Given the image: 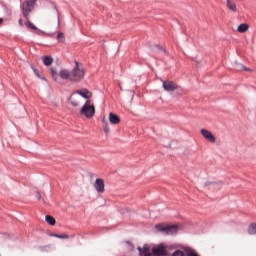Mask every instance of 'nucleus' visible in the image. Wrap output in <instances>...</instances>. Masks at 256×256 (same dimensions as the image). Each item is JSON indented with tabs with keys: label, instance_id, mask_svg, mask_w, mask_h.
<instances>
[{
	"label": "nucleus",
	"instance_id": "17",
	"mask_svg": "<svg viewBox=\"0 0 256 256\" xmlns=\"http://www.w3.org/2000/svg\"><path fill=\"white\" fill-rule=\"evenodd\" d=\"M249 235H256V223H252L248 227Z\"/></svg>",
	"mask_w": 256,
	"mask_h": 256
},
{
	"label": "nucleus",
	"instance_id": "9",
	"mask_svg": "<svg viewBox=\"0 0 256 256\" xmlns=\"http://www.w3.org/2000/svg\"><path fill=\"white\" fill-rule=\"evenodd\" d=\"M94 187L98 193H105V181H103V179H96Z\"/></svg>",
	"mask_w": 256,
	"mask_h": 256
},
{
	"label": "nucleus",
	"instance_id": "27",
	"mask_svg": "<svg viewBox=\"0 0 256 256\" xmlns=\"http://www.w3.org/2000/svg\"><path fill=\"white\" fill-rule=\"evenodd\" d=\"M0 25H3V18H0Z\"/></svg>",
	"mask_w": 256,
	"mask_h": 256
},
{
	"label": "nucleus",
	"instance_id": "8",
	"mask_svg": "<svg viewBox=\"0 0 256 256\" xmlns=\"http://www.w3.org/2000/svg\"><path fill=\"white\" fill-rule=\"evenodd\" d=\"M162 87L168 92L177 91V89H179V86H177V84L171 80L163 81Z\"/></svg>",
	"mask_w": 256,
	"mask_h": 256
},
{
	"label": "nucleus",
	"instance_id": "22",
	"mask_svg": "<svg viewBox=\"0 0 256 256\" xmlns=\"http://www.w3.org/2000/svg\"><path fill=\"white\" fill-rule=\"evenodd\" d=\"M105 133H109V124H104Z\"/></svg>",
	"mask_w": 256,
	"mask_h": 256
},
{
	"label": "nucleus",
	"instance_id": "19",
	"mask_svg": "<svg viewBox=\"0 0 256 256\" xmlns=\"http://www.w3.org/2000/svg\"><path fill=\"white\" fill-rule=\"evenodd\" d=\"M50 73H51L54 81H59V75H57V71H55V69L51 68Z\"/></svg>",
	"mask_w": 256,
	"mask_h": 256
},
{
	"label": "nucleus",
	"instance_id": "18",
	"mask_svg": "<svg viewBox=\"0 0 256 256\" xmlns=\"http://www.w3.org/2000/svg\"><path fill=\"white\" fill-rule=\"evenodd\" d=\"M57 41L59 43H65V34L63 32H59L57 35Z\"/></svg>",
	"mask_w": 256,
	"mask_h": 256
},
{
	"label": "nucleus",
	"instance_id": "23",
	"mask_svg": "<svg viewBox=\"0 0 256 256\" xmlns=\"http://www.w3.org/2000/svg\"><path fill=\"white\" fill-rule=\"evenodd\" d=\"M32 69H33L35 75L38 76V77H40V76H39V70H37V68H35V67H32Z\"/></svg>",
	"mask_w": 256,
	"mask_h": 256
},
{
	"label": "nucleus",
	"instance_id": "14",
	"mask_svg": "<svg viewBox=\"0 0 256 256\" xmlns=\"http://www.w3.org/2000/svg\"><path fill=\"white\" fill-rule=\"evenodd\" d=\"M234 69L236 71H249V68L245 67L243 64L241 63H235L234 64Z\"/></svg>",
	"mask_w": 256,
	"mask_h": 256
},
{
	"label": "nucleus",
	"instance_id": "20",
	"mask_svg": "<svg viewBox=\"0 0 256 256\" xmlns=\"http://www.w3.org/2000/svg\"><path fill=\"white\" fill-rule=\"evenodd\" d=\"M26 27H28L29 29H33V31H37L36 26L33 25V23L31 22H26Z\"/></svg>",
	"mask_w": 256,
	"mask_h": 256
},
{
	"label": "nucleus",
	"instance_id": "3",
	"mask_svg": "<svg viewBox=\"0 0 256 256\" xmlns=\"http://www.w3.org/2000/svg\"><path fill=\"white\" fill-rule=\"evenodd\" d=\"M85 77V69L79 66V62H76V66L71 71L72 83H79Z\"/></svg>",
	"mask_w": 256,
	"mask_h": 256
},
{
	"label": "nucleus",
	"instance_id": "1",
	"mask_svg": "<svg viewBox=\"0 0 256 256\" xmlns=\"http://www.w3.org/2000/svg\"><path fill=\"white\" fill-rule=\"evenodd\" d=\"M81 97L84 99H91V97H93V93L85 88L77 90L76 93H73L69 98L71 106L79 107V105H81Z\"/></svg>",
	"mask_w": 256,
	"mask_h": 256
},
{
	"label": "nucleus",
	"instance_id": "7",
	"mask_svg": "<svg viewBox=\"0 0 256 256\" xmlns=\"http://www.w3.org/2000/svg\"><path fill=\"white\" fill-rule=\"evenodd\" d=\"M155 227L158 229V231H164L167 233V235H173L177 231V226L175 225L165 226L163 224H157Z\"/></svg>",
	"mask_w": 256,
	"mask_h": 256
},
{
	"label": "nucleus",
	"instance_id": "6",
	"mask_svg": "<svg viewBox=\"0 0 256 256\" xmlns=\"http://www.w3.org/2000/svg\"><path fill=\"white\" fill-rule=\"evenodd\" d=\"M200 133L202 135V137L208 141L209 143H217V138L215 137V135H213V133L205 128H202L200 130Z\"/></svg>",
	"mask_w": 256,
	"mask_h": 256
},
{
	"label": "nucleus",
	"instance_id": "4",
	"mask_svg": "<svg viewBox=\"0 0 256 256\" xmlns=\"http://www.w3.org/2000/svg\"><path fill=\"white\" fill-rule=\"evenodd\" d=\"M80 115H84L86 119H92L95 117V106L91 104V100H87L80 109Z\"/></svg>",
	"mask_w": 256,
	"mask_h": 256
},
{
	"label": "nucleus",
	"instance_id": "12",
	"mask_svg": "<svg viewBox=\"0 0 256 256\" xmlns=\"http://www.w3.org/2000/svg\"><path fill=\"white\" fill-rule=\"evenodd\" d=\"M59 77L64 79V80L68 79V81H71V72L67 69H62L59 72Z\"/></svg>",
	"mask_w": 256,
	"mask_h": 256
},
{
	"label": "nucleus",
	"instance_id": "10",
	"mask_svg": "<svg viewBox=\"0 0 256 256\" xmlns=\"http://www.w3.org/2000/svg\"><path fill=\"white\" fill-rule=\"evenodd\" d=\"M226 7L232 13H237V4L235 0H226Z\"/></svg>",
	"mask_w": 256,
	"mask_h": 256
},
{
	"label": "nucleus",
	"instance_id": "2",
	"mask_svg": "<svg viewBox=\"0 0 256 256\" xmlns=\"http://www.w3.org/2000/svg\"><path fill=\"white\" fill-rule=\"evenodd\" d=\"M138 250L140 251V255H143V253H145L144 256H165V255H167V249L163 245L154 247L152 249L151 253H147L146 247L138 248Z\"/></svg>",
	"mask_w": 256,
	"mask_h": 256
},
{
	"label": "nucleus",
	"instance_id": "16",
	"mask_svg": "<svg viewBox=\"0 0 256 256\" xmlns=\"http://www.w3.org/2000/svg\"><path fill=\"white\" fill-rule=\"evenodd\" d=\"M42 61H43L44 65H46L47 67H49V65H53V58H51L49 56H44L42 58Z\"/></svg>",
	"mask_w": 256,
	"mask_h": 256
},
{
	"label": "nucleus",
	"instance_id": "15",
	"mask_svg": "<svg viewBox=\"0 0 256 256\" xmlns=\"http://www.w3.org/2000/svg\"><path fill=\"white\" fill-rule=\"evenodd\" d=\"M45 221L47 222L48 225H55L57 223V221L55 220V218L51 215H46L45 216Z\"/></svg>",
	"mask_w": 256,
	"mask_h": 256
},
{
	"label": "nucleus",
	"instance_id": "24",
	"mask_svg": "<svg viewBox=\"0 0 256 256\" xmlns=\"http://www.w3.org/2000/svg\"><path fill=\"white\" fill-rule=\"evenodd\" d=\"M36 198L38 199V201H41V192L36 193Z\"/></svg>",
	"mask_w": 256,
	"mask_h": 256
},
{
	"label": "nucleus",
	"instance_id": "21",
	"mask_svg": "<svg viewBox=\"0 0 256 256\" xmlns=\"http://www.w3.org/2000/svg\"><path fill=\"white\" fill-rule=\"evenodd\" d=\"M57 239H69V235H67V234L59 235L58 234Z\"/></svg>",
	"mask_w": 256,
	"mask_h": 256
},
{
	"label": "nucleus",
	"instance_id": "26",
	"mask_svg": "<svg viewBox=\"0 0 256 256\" xmlns=\"http://www.w3.org/2000/svg\"><path fill=\"white\" fill-rule=\"evenodd\" d=\"M50 237H59V234H50Z\"/></svg>",
	"mask_w": 256,
	"mask_h": 256
},
{
	"label": "nucleus",
	"instance_id": "25",
	"mask_svg": "<svg viewBox=\"0 0 256 256\" xmlns=\"http://www.w3.org/2000/svg\"><path fill=\"white\" fill-rule=\"evenodd\" d=\"M102 123H103L104 125H108L107 119H105V117L102 119Z\"/></svg>",
	"mask_w": 256,
	"mask_h": 256
},
{
	"label": "nucleus",
	"instance_id": "11",
	"mask_svg": "<svg viewBox=\"0 0 256 256\" xmlns=\"http://www.w3.org/2000/svg\"><path fill=\"white\" fill-rule=\"evenodd\" d=\"M109 121L112 125H119V123H121L119 116L113 112L109 113Z\"/></svg>",
	"mask_w": 256,
	"mask_h": 256
},
{
	"label": "nucleus",
	"instance_id": "5",
	"mask_svg": "<svg viewBox=\"0 0 256 256\" xmlns=\"http://www.w3.org/2000/svg\"><path fill=\"white\" fill-rule=\"evenodd\" d=\"M37 3V0H26L21 5V11L22 15L27 19L29 17V13L33 11V8L35 7V4Z\"/></svg>",
	"mask_w": 256,
	"mask_h": 256
},
{
	"label": "nucleus",
	"instance_id": "13",
	"mask_svg": "<svg viewBox=\"0 0 256 256\" xmlns=\"http://www.w3.org/2000/svg\"><path fill=\"white\" fill-rule=\"evenodd\" d=\"M238 33H247L249 31V26L245 23L240 24L237 28Z\"/></svg>",
	"mask_w": 256,
	"mask_h": 256
}]
</instances>
